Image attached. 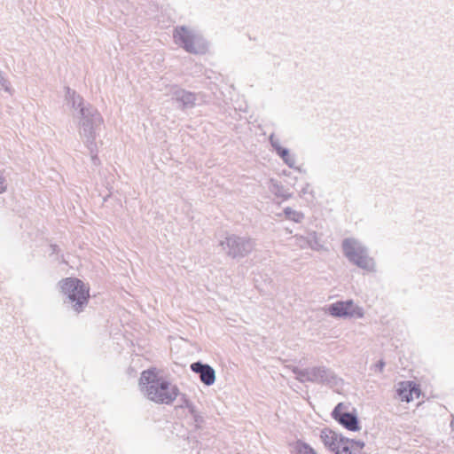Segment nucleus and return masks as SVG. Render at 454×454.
<instances>
[{"mask_svg":"<svg viewBox=\"0 0 454 454\" xmlns=\"http://www.w3.org/2000/svg\"><path fill=\"white\" fill-rule=\"evenodd\" d=\"M337 444L333 450L336 454H358L364 444L361 442L351 440L340 435Z\"/></svg>","mask_w":454,"mask_h":454,"instance_id":"nucleus-7","label":"nucleus"},{"mask_svg":"<svg viewBox=\"0 0 454 454\" xmlns=\"http://www.w3.org/2000/svg\"><path fill=\"white\" fill-rule=\"evenodd\" d=\"M343 403H339L333 411V417L349 431H358L359 423L356 415L344 411Z\"/></svg>","mask_w":454,"mask_h":454,"instance_id":"nucleus-6","label":"nucleus"},{"mask_svg":"<svg viewBox=\"0 0 454 454\" xmlns=\"http://www.w3.org/2000/svg\"><path fill=\"white\" fill-rule=\"evenodd\" d=\"M298 452L299 454H317L311 447L305 443H300L298 445Z\"/></svg>","mask_w":454,"mask_h":454,"instance_id":"nucleus-12","label":"nucleus"},{"mask_svg":"<svg viewBox=\"0 0 454 454\" xmlns=\"http://www.w3.org/2000/svg\"><path fill=\"white\" fill-rule=\"evenodd\" d=\"M60 289L72 302H74V309L78 312L88 302L90 289L82 280L76 278L62 279L60 281Z\"/></svg>","mask_w":454,"mask_h":454,"instance_id":"nucleus-2","label":"nucleus"},{"mask_svg":"<svg viewBox=\"0 0 454 454\" xmlns=\"http://www.w3.org/2000/svg\"><path fill=\"white\" fill-rule=\"evenodd\" d=\"M329 313L333 317H363L364 311L361 308L356 306L352 301H337L328 308Z\"/></svg>","mask_w":454,"mask_h":454,"instance_id":"nucleus-5","label":"nucleus"},{"mask_svg":"<svg viewBox=\"0 0 454 454\" xmlns=\"http://www.w3.org/2000/svg\"><path fill=\"white\" fill-rule=\"evenodd\" d=\"M341 434L336 433L330 428H325L321 431L320 439L325 447L330 449L332 451L338 443L337 441L340 439Z\"/></svg>","mask_w":454,"mask_h":454,"instance_id":"nucleus-10","label":"nucleus"},{"mask_svg":"<svg viewBox=\"0 0 454 454\" xmlns=\"http://www.w3.org/2000/svg\"><path fill=\"white\" fill-rule=\"evenodd\" d=\"M138 384L147 398L156 403L169 404L179 395L178 387L154 367L142 372Z\"/></svg>","mask_w":454,"mask_h":454,"instance_id":"nucleus-1","label":"nucleus"},{"mask_svg":"<svg viewBox=\"0 0 454 454\" xmlns=\"http://www.w3.org/2000/svg\"><path fill=\"white\" fill-rule=\"evenodd\" d=\"M345 255L360 268L370 270L373 267L372 260L367 256L364 249L354 239H345L342 244Z\"/></svg>","mask_w":454,"mask_h":454,"instance_id":"nucleus-3","label":"nucleus"},{"mask_svg":"<svg viewBox=\"0 0 454 454\" xmlns=\"http://www.w3.org/2000/svg\"><path fill=\"white\" fill-rule=\"evenodd\" d=\"M191 369L200 374V380L207 385H212L215 380V373L214 369L207 365V364H202L200 363H193L191 365Z\"/></svg>","mask_w":454,"mask_h":454,"instance_id":"nucleus-9","label":"nucleus"},{"mask_svg":"<svg viewBox=\"0 0 454 454\" xmlns=\"http://www.w3.org/2000/svg\"><path fill=\"white\" fill-rule=\"evenodd\" d=\"M176 43H182L185 51L191 53H200L205 49L204 44L186 27H177L174 33Z\"/></svg>","mask_w":454,"mask_h":454,"instance_id":"nucleus-4","label":"nucleus"},{"mask_svg":"<svg viewBox=\"0 0 454 454\" xmlns=\"http://www.w3.org/2000/svg\"><path fill=\"white\" fill-rule=\"evenodd\" d=\"M5 184L4 180L3 177L0 176V193L4 192L5 191Z\"/></svg>","mask_w":454,"mask_h":454,"instance_id":"nucleus-13","label":"nucleus"},{"mask_svg":"<svg viewBox=\"0 0 454 454\" xmlns=\"http://www.w3.org/2000/svg\"><path fill=\"white\" fill-rule=\"evenodd\" d=\"M277 152H278V155L285 160V162L286 164H288L289 166H293L294 160L290 156L288 150L282 148V147H278Z\"/></svg>","mask_w":454,"mask_h":454,"instance_id":"nucleus-11","label":"nucleus"},{"mask_svg":"<svg viewBox=\"0 0 454 454\" xmlns=\"http://www.w3.org/2000/svg\"><path fill=\"white\" fill-rule=\"evenodd\" d=\"M397 394L402 401L411 402L420 396L421 391L412 381H403L398 384Z\"/></svg>","mask_w":454,"mask_h":454,"instance_id":"nucleus-8","label":"nucleus"}]
</instances>
